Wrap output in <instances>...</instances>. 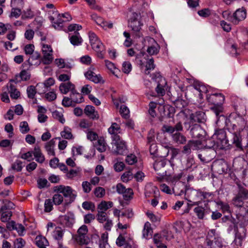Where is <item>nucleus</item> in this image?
Segmentation results:
<instances>
[{
	"instance_id": "58836bf2",
	"label": "nucleus",
	"mask_w": 248,
	"mask_h": 248,
	"mask_svg": "<svg viewBox=\"0 0 248 248\" xmlns=\"http://www.w3.org/2000/svg\"><path fill=\"white\" fill-rule=\"evenodd\" d=\"M193 147V150H197L204 146L205 139H198L197 140H190Z\"/></svg>"
},
{
	"instance_id": "423d86ee",
	"label": "nucleus",
	"mask_w": 248,
	"mask_h": 248,
	"mask_svg": "<svg viewBox=\"0 0 248 248\" xmlns=\"http://www.w3.org/2000/svg\"><path fill=\"white\" fill-rule=\"evenodd\" d=\"M139 16L138 14L133 13L129 20V27L138 37H140L141 35L140 31L143 26L142 23L138 19Z\"/></svg>"
},
{
	"instance_id": "49530a36",
	"label": "nucleus",
	"mask_w": 248,
	"mask_h": 248,
	"mask_svg": "<svg viewBox=\"0 0 248 248\" xmlns=\"http://www.w3.org/2000/svg\"><path fill=\"white\" fill-rule=\"evenodd\" d=\"M70 42L74 46L80 45L82 42V39L78 33L77 34L72 35L70 37Z\"/></svg>"
},
{
	"instance_id": "20e7f679",
	"label": "nucleus",
	"mask_w": 248,
	"mask_h": 248,
	"mask_svg": "<svg viewBox=\"0 0 248 248\" xmlns=\"http://www.w3.org/2000/svg\"><path fill=\"white\" fill-rule=\"evenodd\" d=\"M54 190L56 192L62 193L64 197L68 198L64 201L65 205L73 202L76 198L77 193L71 186L60 185L55 186Z\"/></svg>"
},
{
	"instance_id": "37998d69",
	"label": "nucleus",
	"mask_w": 248,
	"mask_h": 248,
	"mask_svg": "<svg viewBox=\"0 0 248 248\" xmlns=\"http://www.w3.org/2000/svg\"><path fill=\"white\" fill-rule=\"evenodd\" d=\"M172 137L173 140L178 144H184L186 142V137L180 133H176Z\"/></svg>"
},
{
	"instance_id": "393cba45",
	"label": "nucleus",
	"mask_w": 248,
	"mask_h": 248,
	"mask_svg": "<svg viewBox=\"0 0 248 248\" xmlns=\"http://www.w3.org/2000/svg\"><path fill=\"white\" fill-rule=\"evenodd\" d=\"M153 233V230L150 223L148 221L145 222L142 231L143 237L146 239H149L151 238Z\"/></svg>"
},
{
	"instance_id": "4c0bfd02",
	"label": "nucleus",
	"mask_w": 248,
	"mask_h": 248,
	"mask_svg": "<svg viewBox=\"0 0 248 248\" xmlns=\"http://www.w3.org/2000/svg\"><path fill=\"white\" fill-rule=\"evenodd\" d=\"M46 239L45 237H43L41 235H37L35 239V243L39 248H46Z\"/></svg>"
},
{
	"instance_id": "0e129e2a",
	"label": "nucleus",
	"mask_w": 248,
	"mask_h": 248,
	"mask_svg": "<svg viewBox=\"0 0 248 248\" xmlns=\"http://www.w3.org/2000/svg\"><path fill=\"white\" fill-rule=\"evenodd\" d=\"M27 92L28 96L30 98H33L36 93V90L34 86H30L27 88Z\"/></svg>"
},
{
	"instance_id": "4d7b16f0",
	"label": "nucleus",
	"mask_w": 248,
	"mask_h": 248,
	"mask_svg": "<svg viewBox=\"0 0 248 248\" xmlns=\"http://www.w3.org/2000/svg\"><path fill=\"white\" fill-rule=\"evenodd\" d=\"M25 244V241L22 238H16L14 242V248H23Z\"/></svg>"
},
{
	"instance_id": "2eb2a0df",
	"label": "nucleus",
	"mask_w": 248,
	"mask_h": 248,
	"mask_svg": "<svg viewBox=\"0 0 248 248\" xmlns=\"http://www.w3.org/2000/svg\"><path fill=\"white\" fill-rule=\"evenodd\" d=\"M6 88L12 99H17L20 96V93L16 89V83L14 80H10L6 85Z\"/></svg>"
},
{
	"instance_id": "09e8293b",
	"label": "nucleus",
	"mask_w": 248,
	"mask_h": 248,
	"mask_svg": "<svg viewBox=\"0 0 248 248\" xmlns=\"http://www.w3.org/2000/svg\"><path fill=\"white\" fill-rule=\"evenodd\" d=\"M119 112L121 116L125 119H127L129 117V110L128 108L125 105H122L120 107Z\"/></svg>"
},
{
	"instance_id": "f03ea898",
	"label": "nucleus",
	"mask_w": 248,
	"mask_h": 248,
	"mask_svg": "<svg viewBox=\"0 0 248 248\" xmlns=\"http://www.w3.org/2000/svg\"><path fill=\"white\" fill-rule=\"evenodd\" d=\"M88 35L90 43L92 49L95 51L96 57L100 59H103L106 54L105 45L101 42L96 34L93 31H90Z\"/></svg>"
},
{
	"instance_id": "5fc2aeb1",
	"label": "nucleus",
	"mask_w": 248,
	"mask_h": 248,
	"mask_svg": "<svg viewBox=\"0 0 248 248\" xmlns=\"http://www.w3.org/2000/svg\"><path fill=\"white\" fill-rule=\"evenodd\" d=\"M82 206L86 210H91L93 212L95 210V206L94 204L91 202H84L82 203Z\"/></svg>"
},
{
	"instance_id": "3c124183",
	"label": "nucleus",
	"mask_w": 248,
	"mask_h": 248,
	"mask_svg": "<svg viewBox=\"0 0 248 248\" xmlns=\"http://www.w3.org/2000/svg\"><path fill=\"white\" fill-rule=\"evenodd\" d=\"M52 117L54 119L58 120L60 122L63 124L65 122V119L63 117L62 114L57 110L51 111Z\"/></svg>"
},
{
	"instance_id": "79ce46f5",
	"label": "nucleus",
	"mask_w": 248,
	"mask_h": 248,
	"mask_svg": "<svg viewBox=\"0 0 248 248\" xmlns=\"http://www.w3.org/2000/svg\"><path fill=\"white\" fill-rule=\"evenodd\" d=\"M205 209L204 207L202 206H198L194 209V212L196 213L199 219H202L205 216Z\"/></svg>"
},
{
	"instance_id": "774afa93",
	"label": "nucleus",
	"mask_w": 248,
	"mask_h": 248,
	"mask_svg": "<svg viewBox=\"0 0 248 248\" xmlns=\"http://www.w3.org/2000/svg\"><path fill=\"white\" fill-rule=\"evenodd\" d=\"M137 156L133 154H131L126 156L125 159L126 162L130 165H133L137 162Z\"/></svg>"
},
{
	"instance_id": "680f3d73",
	"label": "nucleus",
	"mask_w": 248,
	"mask_h": 248,
	"mask_svg": "<svg viewBox=\"0 0 248 248\" xmlns=\"http://www.w3.org/2000/svg\"><path fill=\"white\" fill-rule=\"evenodd\" d=\"M20 130L23 134L27 133L30 131V127L28 123L26 121L22 122L19 125Z\"/></svg>"
},
{
	"instance_id": "8fccbe9b",
	"label": "nucleus",
	"mask_w": 248,
	"mask_h": 248,
	"mask_svg": "<svg viewBox=\"0 0 248 248\" xmlns=\"http://www.w3.org/2000/svg\"><path fill=\"white\" fill-rule=\"evenodd\" d=\"M112 99L114 105L117 108H118L120 104L124 103L126 100V98L123 95L119 96L118 97L112 96Z\"/></svg>"
},
{
	"instance_id": "4be33fe9",
	"label": "nucleus",
	"mask_w": 248,
	"mask_h": 248,
	"mask_svg": "<svg viewBox=\"0 0 248 248\" xmlns=\"http://www.w3.org/2000/svg\"><path fill=\"white\" fill-rule=\"evenodd\" d=\"M108 132L111 135V138L112 139L116 136H120L119 134H122V129L119 124L113 123L108 129Z\"/></svg>"
},
{
	"instance_id": "f3484780",
	"label": "nucleus",
	"mask_w": 248,
	"mask_h": 248,
	"mask_svg": "<svg viewBox=\"0 0 248 248\" xmlns=\"http://www.w3.org/2000/svg\"><path fill=\"white\" fill-rule=\"evenodd\" d=\"M207 99L211 105L223 104L225 101V96L222 93H217L210 94Z\"/></svg>"
},
{
	"instance_id": "2f4dec72",
	"label": "nucleus",
	"mask_w": 248,
	"mask_h": 248,
	"mask_svg": "<svg viewBox=\"0 0 248 248\" xmlns=\"http://www.w3.org/2000/svg\"><path fill=\"white\" fill-rule=\"evenodd\" d=\"M61 135L63 139L68 140H73L74 138L72 133V129L68 126L64 127L63 130L61 132Z\"/></svg>"
},
{
	"instance_id": "13d9d810",
	"label": "nucleus",
	"mask_w": 248,
	"mask_h": 248,
	"mask_svg": "<svg viewBox=\"0 0 248 248\" xmlns=\"http://www.w3.org/2000/svg\"><path fill=\"white\" fill-rule=\"evenodd\" d=\"M12 216V213L10 211L2 212L0 216V220L3 222L8 221Z\"/></svg>"
},
{
	"instance_id": "dca6fc26",
	"label": "nucleus",
	"mask_w": 248,
	"mask_h": 248,
	"mask_svg": "<svg viewBox=\"0 0 248 248\" xmlns=\"http://www.w3.org/2000/svg\"><path fill=\"white\" fill-rule=\"evenodd\" d=\"M85 115L92 120H97L99 119L100 116L97 110L91 105H87L84 109Z\"/></svg>"
},
{
	"instance_id": "603ef678",
	"label": "nucleus",
	"mask_w": 248,
	"mask_h": 248,
	"mask_svg": "<svg viewBox=\"0 0 248 248\" xmlns=\"http://www.w3.org/2000/svg\"><path fill=\"white\" fill-rule=\"evenodd\" d=\"M87 2L90 7L93 10H97L98 11H101L102 10V7L96 4V1L95 0H85Z\"/></svg>"
},
{
	"instance_id": "69168bd1",
	"label": "nucleus",
	"mask_w": 248,
	"mask_h": 248,
	"mask_svg": "<svg viewBox=\"0 0 248 248\" xmlns=\"http://www.w3.org/2000/svg\"><path fill=\"white\" fill-rule=\"evenodd\" d=\"M87 138L88 140L93 141L97 140L99 137L96 132L92 130H89L87 132Z\"/></svg>"
},
{
	"instance_id": "c85d7f7f",
	"label": "nucleus",
	"mask_w": 248,
	"mask_h": 248,
	"mask_svg": "<svg viewBox=\"0 0 248 248\" xmlns=\"http://www.w3.org/2000/svg\"><path fill=\"white\" fill-rule=\"evenodd\" d=\"M113 203L111 201H102L97 205V211L105 212L113 207Z\"/></svg>"
},
{
	"instance_id": "aec40b11",
	"label": "nucleus",
	"mask_w": 248,
	"mask_h": 248,
	"mask_svg": "<svg viewBox=\"0 0 248 248\" xmlns=\"http://www.w3.org/2000/svg\"><path fill=\"white\" fill-rule=\"evenodd\" d=\"M72 16L68 12L65 13L62 15L60 14V16L56 19L55 24H53V27L55 29H58L62 26V24L65 22L70 21L72 20Z\"/></svg>"
},
{
	"instance_id": "ddd939ff",
	"label": "nucleus",
	"mask_w": 248,
	"mask_h": 248,
	"mask_svg": "<svg viewBox=\"0 0 248 248\" xmlns=\"http://www.w3.org/2000/svg\"><path fill=\"white\" fill-rule=\"evenodd\" d=\"M59 223L63 227H71L75 221L74 215L71 212L60 216L58 218Z\"/></svg>"
},
{
	"instance_id": "864d4df0",
	"label": "nucleus",
	"mask_w": 248,
	"mask_h": 248,
	"mask_svg": "<svg viewBox=\"0 0 248 248\" xmlns=\"http://www.w3.org/2000/svg\"><path fill=\"white\" fill-rule=\"evenodd\" d=\"M156 106H157V104L155 102H151L149 103V108L148 112H149V113L150 114V115L153 118H155V117L156 116V113L155 110V109L156 108Z\"/></svg>"
},
{
	"instance_id": "1a4fd4ad",
	"label": "nucleus",
	"mask_w": 248,
	"mask_h": 248,
	"mask_svg": "<svg viewBox=\"0 0 248 248\" xmlns=\"http://www.w3.org/2000/svg\"><path fill=\"white\" fill-rule=\"evenodd\" d=\"M189 189H193L187 187L184 183L181 182H178L175 183L172 189L173 193L177 196H181L184 194L186 195V199L191 198L192 194L188 193V190Z\"/></svg>"
},
{
	"instance_id": "4468645a",
	"label": "nucleus",
	"mask_w": 248,
	"mask_h": 248,
	"mask_svg": "<svg viewBox=\"0 0 248 248\" xmlns=\"http://www.w3.org/2000/svg\"><path fill=\"white\" fill-rule=\"evenodd\" d=\"M247 16L246 10L242 8L237 9L231 17V22L234 24H238L241 21L245 19Z\"/></svg>"
},
{
	"instance_id": "a18cd8bd",
	"label": "nucleus",
	"mask_w": 248,
	"mask_h": 248,
	"mask_svg": "<svg viewBox=\"0 0 248 248\" xmlns=\"http://www.w3.org/2000/svg\"><path fill=\"white\" fill-rule=\"evenodd\" d=\"M93 194L95 197L97 198H102L106 194V190L104 188L98 186L94 189Z\"/></svg>"
},
{
	"instance_id": "f8f14e48",
	"label": "nucleus",
	"mask_w": 248,
	"mask_h": 248,
	"mask_svg": "<svg viewBox=\"0 0 248 248\" xmlns=\"http://www.w3.org/2000/svg\"><path fill=\"white\" fill-rule=\"evenodd\" d=\"M116 191L120 194H123L124 201H130L134 197V192L131 188H126L125 186L121 183L116 185Z\"/></svg>"
},
{
	"instance_id": "bf43d9fd",
	"label": "nucleus",
	"mask_w": 248,
	"mask_h": 248,
	"mask_svg": "<svg viewBox=\"0 0 248 248\" xmlns=\"http://www.w3.org/2000/svg\"><path fill=\"white\" fill-rule=\"evenodd\" d=\"M159 187L161 191L168 194H171L172 190L170 187L166 184L163 183V182L160 183Z\"/></svg>"
},
{
	"instance_id": "a211bd4d",
	"label": "nucleus",
	"mask_w": 248,
	"mask_h": 248,
	"mask_svg": "<svg viewBox=\"0 0 248 248\" xmlns=\"http://www.w3.org/2000/svg\"><path fill=\"white\" fill-rule=\"evenodd\" d=\"M47 15L48 17L52 23V26L53 27L56 19L60 16V14H58L56 8L53 4H47Z\"/></svg>"
},
{
	"instance_id": "f257e3e1",
	"label": "nucleus",
	"mask_w": 248,
	"mask_h": 248,
	"mask_svg": "<svg viewBox=\"0 0 248 248\" xmlns=\"http://www.w3.org/2000/svg\"><path fill=\"white\" fill-rule=\"evenodd\" d=\"M237 186L238 189L232 199V203L235 207L245 209L248 214V206H247L248 208L245 207V201L248 200V189L240 184H237Z\"/></svg>"
},
{
	"instance_id": "cd10ccee",
	"label": "nucleus",
	"mask_w": 248,
	"mask_h": 248,
	"mask_svg": "<svg viewBox=\"0 0 248 248\" xmlns=\"http://www.w3.org/2000/svg\"><path fill=\"white\" fill-rule=\"evenodd\" d=\"M70 97H71L73 102H74L75 105L77 104H79L84 101V98L81 93H78L75 89L70 95Z\"/></svg>"
},
{
	"instance_id": "338daca9",
	"label": "nucleus",
	"mask_w": 248,
	"mask_h": 248,
	"mask_svg": "<svg viewBox=\"0 0 248 248\" xmlns=\"http://www.w3.org/2000/svg\"><path fill=\"white\" fill-rule=\"evenodd\" d=\"M198 14L200 16L206 18L211 15V11L209 8H204L198 11Z\"/></svg>"
},
{
	"instance_id": "7c9ffc66",
	"label": "nucleus",
	"mask_w": 248,
	"mask_h": 248,
	"mask_svg": "<svg viewBox=\"0 0 248 248\" xmlns=\"http://www.w3.org/2000/svg\"><path fill=\"white\" fill-rule=\"evenodd\" d=\"M52 236L53 238L58 241V244L61 243L63 236V230L60 227H56L53 232Z\"/></svg>"
},
{
	"instance_id": "9b49d317",
	"label": "nucleus",
	"mask_w": 248,
	"mask_h": 248,
	"mask_svg": "<svg viewBox=\"0 0 248 248\" xmlns=\"http://www.w3.org/2000/svg\"><path fill=\"white\" fill-rule=\"evenodd\" d=\"M188 193L192 194L191 198H194V196L198 198H200L201 200H204L206 202H209L214 197L213 193L202 191L201 189H189Z\"/></svg>"
},
{
	"instance_id": "b1692460",
	"label": "nucleus",
	"mask_w": 248,
	"mask_h": 248,
	"mask_svg": "<svg viewBox=\"0 0 248 248\" xmlns=\"http://www.w3.org/2000/svg\"><path fill=\"white\" fill-rule=\"evenodd\" d=\"M94 147L100 152L106 151L107 148V144L103 137H99L97 140V142L94 144Z\"/></svg>"
},
{
	"instance_id": "de8ad7c7",
	"label": "nucleus",
	"mask_w": 248,
	"mask_h": 248,
	"mask_svg": "<svg viewBox=\"0 0 248 248\" xmlns=\"http://www.w3.org/2000/svg\"><path fill=\"white\" fill-rule=\"evenodd\" d=\"M236 218L237 220V223L240 226L245 227L248 224V220L246 218V217L240 214H237L236 215Z\"/></svg>"
},
{
	"instance_id": "e433bc0d",
	"label": "nucleus",
	"mask_w": 248,
	"mask_h": 248,
	"mask_svg": "<svg viewBox=\"0 0 248 248\" xmlns=\"http://www.w3.org/2000/svg\"><path fill=\"white\" fill-rule=\"evenodd\" d=\"M166 82L164 80L162 83H158L157 87L155 88V91L158 96H163L165 94Z\"/></svg>"
},
{
	"instance_id": "c03bdc74",
	"label": "nucleus",
	"mask_w": 248,
	"mask_h": 248,
	"mask_svg": "<svg viewBox=\"0 0 248 248\" xmlns=\"http://www.w3.org/2000/svg\"><path fill=\"white\" fill-rule=\"evenodd\" d=\"M133 178V174L131 170L125 171L121 176V180L124 183H128Z\"/></svg>"
},
{
	"instance_id": "412c9836",
	"label": "nucleus",
	"mask_w": 248,
	"mask_h": 248,
	"mask_svg": "<svg viewBox=\"0 0 248 248\" xmlns=\"http://www.w3.org/2000/svg\"><path fill=\"white\" fill-rule=\"evenodd\" d=\"M75 89V85L70 81L62 83L59 86L60 91L62 94H66L69 92L71 93Z\"/></svg>"
},
{
	"instance_id": "9d476101",
	"label": "nucleus",
	"mask_w": 248,
	"mask_h": 248,
	"mask_svg": "<svg viewBox=\"0 0 248 248\" xmlns=\"http://www.w3.org/2000/svg\"><path fill=\"white\" fill-rule=\"evenodd\" d=\"M46 37L44 36L41 38V42L40 45L42 49V52L43 55L40 53L36 52L34 53L33 55L31 57L33 59L37 60L39 61V64L43 63L45 64H46Z\"/></svg>"
},
{
	"instance_id": "7ed1b4c3",
	"label": "nucleus",
	"mask_w": 248,
	"mask_h": 248,
	"mask_svg": "<svg viewBox=\"0 0 248 248\" xmlns=\"http://www.w3.org/2000/svg\"><path fill=\"white\" fill-rule=\"evenodd\" d=\"M88 232L87 226L85 225H82L78 228L76 233L72 235L73 241L79 246L87 245L90 241Z\"/></svg>"
},
{
	"instance_id": "6e6d98bb",
	"label": "nucleus",
	"mask_w": 248,
	"mask_h": 248,
	"mask_svg": "<svg viewBox=\"0 0 248 248\" xmlns=\"http://www.w3.org/2000/svg\"><path fill=\"white\" fill-rule=\"evenodd\" d=\"M132 68L131 63L129 62L126 61L123 63L122 71L125 74H129L131 72Z\"/></svg>"
},
{
	"instance_id": "5701e85b",
	"label": "nucleus",
	"mask_w": 248,
	"mask_h": 248,
	"mask_svg": "<svg viewBox=\"0 0 248 248\" xmlns=\"http://www.w3.org/2000/svg\"><path fill=\"white\" fill-rule=\"evenodd\" d=\"M191 133L194 139H205L204 131L200 125L194 126L191 129Z\"/></svg>"
},
{
	"instance_id": "bb28decb",
	"label": "nucleus",
	"mask_w": 248,
	"mask_h": 248,
	"mask_svg": "<svg viewBox=\"0 0 248 248\" xmlns=\"http://www.w3.org/2000/svg\"><path fill=\"white\" fill-rule=\"evenodd\" d=\"M160 46L157 42L152 39L151 45L148 46L147 50V52L150 55H156L159 51Z\"/></svg>"
},
{
	"instance_id": "72a5a7b5",
	"label": "nucleus",
	"mask_w": 248,
	"mask_h": 248,
	"mask_svg": "<svg viewBox=\"0 0 248 248\" xmlns=\"http://www.w3.org/2000/svg\"><path fill=\"white\" fill-rule=\"evenodd\" d=\"M166 159L162 157L157 158L154 164V168L155 171H158L166 165Z\"/></svg>"
},
{
	"instance_id": "6ab92c4d",
	"label": "nucleus",
	"mask_w": 248,
	"mask_h": 248,
	"mask_svg": "<svg viewBox=\"0 0 248 248\" xmlns=\"http://www.w3.org/2000/svg\"><path fill=\"white\" fill-rule=\"evenodd\" d=\"M85 77L94 83H104V80L100 74H96L91 70H88L84 73Z\"/></svg>"
},
{
	"instance_id": "0eeeda50",
	"label": "nucleus",
	"mask_w": 248,
	"mask_h": 248,
	"mask_svg": "<svg viewBox=\"0 0 248 248\" xmlns=\"http://www.w3.org/2000/svg\"><path fill=\"white\" fill-rule=\"evenodd\" d=\"M139 64L141 71L145 75H149L152 70H153L155 65L154 63V60L153 58H150L144 57L140 60Z\"/></svg>"
},
{
	"instance_id": "e2e57ef3",
	"label": "nucleus",
	"mask_w": 248,
	"mask_h": 248,
	"mask_svg": "<svg viewBox=\"0 0 248 248\" xmlns=\"http://www.w3.org/2000/svg\"><path fill=\"white\" fill-rule=\"evenodd\" d=\"M11 5L12 7L22 8L24 5L23 0H11Z\"/></svg>"
},
{
	"instance_id": "ea45409f",
	"label": "nucleus",
	"mask_w": 248,
	"mask_h": 248,
	"mask_svg": "<svg viewBox=\"0 0 248 248\" xmlns=\"http://www.w3.org/2000/svg\"><path fill=\"white\" fill-rule=\"evenodd\" d=\"M96 217L97 220L100 223H104L106 220L109 218L107 213L102 211H97Z\"/></svg>"
},
{
	"instance_id": "a19ab883",
	"label": "nucleus",
	"mask_w": 248,
	"mask_h": 248,
	"mask_svg": "<svg viewBox=\"0 0 248 248\" xmlns=\"http://www.w3.org/2000/svg\"><path fill=\"white\" fill-rule=\"evenodd\" d=\"M223 104L218 105H212L210 109L212 110L216 115L217 117L220 116V114L223 111Z\"/></svg>"
},
{
	"instance_id": "c756f323",
	"label": "nucleus",
	"mask_w": 248,
	"mask_h": 248,
	"mask_svg": "<svg viewBox=\"0 0 248 248\" xmlns=\"http://www.w3.org/2000/svg\"><path fill=\"white\" fill-rule=\"evenodd\" d=\"M242 138L240 133L233 134V144L237 147V148L241 151H244V148L242 145Z\"/></svg>"
},
{
	"instance_id": "052dcab7",
	"label": "nucleus",
	"mask_w": 248,
	"mask_h": 248,
	"mask_svg": "<svg viewBox=\"0 0 248 248\" xmlns=\"http://www.w3.org/2000/svg\"><path fill=\"white\" fill-rule=\"evenodd\" d=\"M104 62L107 69L109 70L112 74H114V70L116 69L115 64L108 60H105Z\"/></svg>"
},
{
	"instance_id": "c9c22d12",
	"label": "nucleus",
	"mask_w": 248,
	"mask_h": 248,
	"mask_svg": "<svg viewBox=\"0 0 248 248\" xmlns=\"http://www.w3.org/2000/svg\"><path fill=\"white\" fill-rule=\"evenodd\" d=\"M93 125V123L92 120L87 119H82L79 123V126L82 129H90Z\"/></svg>"
},
{
	"instance_id": "a878e982",
	"label": "nucleus",
	"mask_w": 248,
	"mask_h": 248,
	"mask_svg": "<svg viewBox=\"0 0 248 248\" xmlns=\"http://www.w3.org/2000/svg\"><path fill=\"white\" fill-rule=\"evenodd\" d=\"M182 177V174H179L177 176H172L171 175H165L162 177H157L156 178V181L160 182H171L172 183L173 181L175 180H179Z\"/></svg>"
},
{
	"instance_id": "f704fd0d",
	"label": "nucleus",
	"mask_w": 248,
	"mask_h": 248,
	"mask_svg": "<svg viewBox=\"0 0 248 248\" xmlns=\"http://www.w3.org/2000/svg\"><path fill=\"white\" fill-rule=\"evenodd\" d=\"M108 232H105L101 234L99 240V248H106V245L108 244Z\"/></svg>"
},
{
	"instance_id": "6e6552de",
	"label": "nucleus",
	"mask_w": 248,
	"mask_h": 248,
	"mask_svg": "<svg viewBox=\"0 0 248 248\" xmlns=\"http://www.w3.org/2000/svg\"><path fill=\"white\" fill-rule=\"evenodd\" d=\"M205 113L202 111H198L192 113L187 121L185 122V125L189 128L191 126L199 125L197 123H203L204 121Z\"/></svg>"
},
{
	"instance_id": "39448f33",
	"label": "nucleus",
	"mask_w": 248,
	"mask_h": 248,
	"mask_svg": "<svg viewBox=\"0 0 248 248\" xmlns=\"http://www.w3.org/2000/svg\"><path fill=\"white\" fill-rule=\"evenodd\" d=\"M113 152L116 155H124L127 152L126 142L123 140L121 136H116L111 139Z\"/></svg>"
},
{
	"instance_id": "473e14b6",
	"label": "nucleus",
	"mask_w": 248,
	"mask_h": 248,
	"mask_svg": "<svg viewBox=\"0 0 248 248\" xmlns=\"http://www.w3.org/2000/svg\"><path fill=\"white\" fill-rule=\"evenodd\" d=\"M163 110V116L168 118H171L173 116L175 110L173 107L168 105L164 106L162 108Z\"/></svg>"
}]
</instances>
